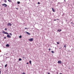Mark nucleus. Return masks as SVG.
<instances>
[{
  "instance_id": "1",
  "label": "nucleus",
  "mask_w": 74,
  "mask_h": 74,
  "mask_svg": "<svg viewBox=\"0 0 74 74\" xmlns=\"http://www.w3.org/2000/svg\"><path fill=\"white\" fill-rule=\"evenodd\" d=\"M28 40L32 42L34 40V39L33 38H31L30 39H29Z\"/></svg>"
},
{
  "instance_id": "2",
  "label": "nucleus",
  "mask_w": 74,
  "mask_h": 74,
  "mask_svg": "<svg viewBox=\"0 0 74 74\" xmlns=\"http://www.w3.org/2000/svg\"><path fill=\"white\" fill-rule=\"evenodd\" d=\"M2 33L7 34H9L8 32H5L4 31H2Z\"/></svg>"
},
{
  "instance_id": "3",
  "label": "nucleus",
  "mask_w": 74,
  "mask_h": 74,
  "mask_svg": "<svg viewBox=\"0 0 74 74\" xmlns=\"http://www.w3.org/2000/svg\"><path fill=\"white\" fill-rule=\"evenodd\" d=\"M12 25V24H11V23H8V24H7L8 26H11Z\"/></svg>"
},
{
  "instance_id": "4",
  "label": "nucleus",
  "mask_w": 74,
  "mask_h": 74,
  "mask_svg": "<svg viewBox=\"0 0 74 74\" xmlns=\"http://www.w3.org/2000/svg\"><path fill=\"white\" fill-rule=\"evenodd\" d=\"M2 6H5V7H6L7 6V5L5 4H2Z\"/></svg>"
},
{
  "instance_id": "5",
  "label": "nucleus",
  "mask_w": 74,
  "mask_h": 74,
  "mask_svg": "<svg viewBox=\"0 0 74 74\" xmlns=\"http://www.w3.org/2000/svg\"><path fill=\"white\" fill-rule=\"evenodd\" d=\"M58 64H61L62 63V62H61V61L59 60L58 61Z\"/></svg>"
},
{
  "instance_id": "6",
  "label": "nucleus",
  "mask_w": 74,
  "mask_h": 74,
  "mask_svg": "<svg viewBox=\"0 0 74 74\" xmlns=\"http://www.w3.org/2000/svg\"><path fill=\"white\" fill-rule=\"evenodd\" d=\"M7 37L8 38H10L11 37V36H10L8 34V35H7Z\"/></svg>"
},
{
  "instance_id": "7",
  "label": "nucleus",
  "mask_w": 74,
  "mask_h": 74,
  "mask_svg": "<svg viewBox=\"0 0 74 74\" xmlns=\"http://www.w3.org/2000/svg\"><path fill=\"white\" fill-rule=\"evenodd\" d=\"M52 10L53 12H55V10L54 8H52Z\"/></svg>"
},
{
  "instance_id": "8",
  "label": "nucleus",
  "mask_w": 74,
  "mask_h": 74,
  "mask_svg": "<svg viewBox=\"0 0 74 74\" xmlns=\"http://www.w3.org/2000/svg\"><path fill=\"white\" fill-rule=\"evenodd\" d=\"M62 31V30L61 29H59L57 31L58 32H60Z\"/></svg>"
},
{
  "instance_id": "9",
  "label": "nucleus",
  "mask_w": 74,
  "mask_h": 74,
  "mask_svg": "<svg viewBox=\"0 0 74 74\" xmlns=\"http://www.w3.org/2000/svg\"><path fill=\"white\" fill-rule=\"evenodd\" d=\"M6 47H9L10 45L8 44H7L6 45Z\"/></svg>"
},
{
  "instance_id": "10",
  "label": "nucleus",
  "mask_w": 74,
  "mask_h": 74,
  "mask_svg": "<svg viewBox=\"0 0 74 74\" xmlns=\"http://www.w3.org/2000/svg\"><path fill=\"white\" fill-rule=\"evenodd\" d=\"M65 47V49H66V45H64V48Z\"/></svg>"
},
{
  "instance_id": "11",
  "label": "nucleus",
  "mask_w": 74,
  "mask_h": 74,
  "mask_svg": "<svg viewBox=\"0 0 74 74\" xmlns=\"http://www.w3.org/2000/svg\"><path fill=\"white\" fill-rule=\"evenodd\" d=\"M26 33L28 35H30V34L27 32H26Z\"/></svg>"
},
{
  "instance_id": "12",
  "label": "nucleus",
  "mask_w": 74,
  "mask_h": 74,
  "mask_svg": "<svg viewBox=\"0 0 74 74\" xmlns=\"http://www.w3.org/2000/svg\"><path fill=\"white\" fill-rule=\"evenodd\" d=\"M29 63H30L31 65H32V61L31 60L29 61Z\"/></svg>"
},
{
  "instance_id": "13",
  "label": "nucleus",
  "mask_w": 74,
  "mask_h": 74,
  "mask_svg": "<svg viewBox=\"0 0 74 74\" xmlns=\"http://www.w3.org/2000/svg\"><path fill=\"white\" fill-rule=\"evenodd\" d=\"M22 60V59L21 58H19L18 60L19 61H21Z\"/></svg>"
},
{
  "instance_id": "14",
  "label": "nucleus",
  "mask_w": 74,
  "mask_h": 74,
  "mask_svg": "<svg viewBox=\"0 0 74 74\" xmlns=\"http://www.w3.org/2000/svg\"><path fill=\"white\" fill-rule=\"evenodd\" d=\"M20 2L19 1H18L17 2V4H20Z\"/></svg>"
},
{
  "instance_id": "15",
  "label": "nucleus",
  "mask_w": 74,
  "mask_h": 74,
  "mask_svg": "<svg viewBox=\"0 0 74 74\" xmlns=\"http://www.w3.org/2000/svg\"><path fill=\"white\" fill-rule=\"evenodd\" d=\"M7 66V64H6L5 65V67H6Z\"/></svg>"
},
{
  "instance_id": "16",
  "label": "nucleus",
  "mask_w": 74,
  "mask_h": 74,
  "mask_svg": "<svg viewBox=\"0 0 74 74\" xmlns=\"http://www.w3.org/2000/svg\"><path fill=\"white\" fill-rule=\"evenodd\" d=\"M58 4H60V5L61 4V3H60V2H59L58 3Z\"/></svg>"
},
{
  "instance_id": "17",
  "label": "nucleus",
  "mask_w": 74,
  "mask_h": 74,
  "mask_svg": "<svg viewBox=\"0 0 74 74\" xmlns=\"http://www.w3.org/2000/svg\"><path fill=\"white\" fill-rule=\"evenodd\" d=\"M51 52L52 53H54V52L53 51H51Z\"/></svg>"
},
{
  "instance_id": "18",
  "label": "nucleus",
  "mask_w": 74,
  "mask_h": 74,
  "mask_svg": "<svg viewBox=\"0 0 74 74\" xmlns=\"http://www.w3.org/2000/svg\"><path fill=\"white\" fill-rule=\"evenodd\" d=\"M19 38H22V36H19Z\"/></svg>"
},
{
  "instance_id": "19",
  "label": "nucleus",
  "mask_w": 74,
  "mask_h": 74,
  "mask_svg": "<svg viewBox=\"0 0 74 74\" xmlns=\"http://www.w3.org/2000/svg\"><path fill=\"white\" fill-rule=\"evenodd\" d=\"M57 44L58 45H59L60 44V43L58 42H57Z\"/></svg>"
},
{
  "instance_id": "20",
  "label": "nucleus",
  "mask_w": 74,
  "mask_h": 74,
  "mask_svg": "<svg viewBox=\"0 0 74 74\" xmlns=\"http://www.w3.org/2000/svg\"><path fill=\"white\" fill-rule=\"evenodd\" d=\"M9 2H11V0H8Z\"/></svg>"
},
{
  "instance_id": "21",
  "label": "nucleus",
  "mask_w": 74,
  "mask_h": 74,
  "mask_svg": "<svg viewBox=\"0 0 74 74\" xmlns=\"http://www.w3.org/2000/svg\"><path fill=\"white\" fill-rule=\"evenodd\" d=\"M7 28H5V31H7Z\"/></svg>"
},
{
  "instance_id": "22",
  "label": "nucleus",
  "mask_w": 74,
  "mask_h": 74,
  "mask_svg": "<svg viewBox=\"0 0 74 74\" xmlns=\"http://www.w3.org/2000/svg\"><path fill=\"white\" fill-rule=\"evenodd\" d=\"M9 34L11 36L12 35V34L11 33H9Z\"/></svg>"
},
{
  "instance_id": "23",
  "label": "nucleus",
  "mask_w": 74,
  "mask_h": 74,
  "mask_svg": "<svg viewBox=\"0 0 74 74\" xmlns=\"http://www.w3.org/2000/svg\"><path fill=\"white\" fill-rule=\"evenodd\" d=\"M38 5H40V3L39 2H38Z\"/></svg>"
},
{
  "instance_id": "24",
  "label": "nucleus",
  "mask_w": 74,
  "mask_h": 74,
  "mask_svg": "<svg viewBox=\"0 0 74 74\" xmlns=\"http://www.w3.org/2000/svg\"><path fill=\"white\" fill-rule=\"evenodd\" d=\"M4 1H5V3H7V1L6 0H4Z\"/></svg>"
},
{
  "instance_id": "25",
  "label": "nucleus",
  "mask_w": 74,
  "mask_h": 74,
  "mask_svg": "<svg viewBox=\"0 0 74 74\" xmlns=\"http://www.w3.org/2000/svg\"><path fill=\"white\" fill-rule=\"evenodd\" d=\"M26 29H28V28H25V30Z\"/></svg>"
},
{
  "instance_id": "26",
  "label": "nucleus",
  "mask_w": 74,
  "mask_h": 74,
  "mask_svg": "<svg viewBox=\"0 0 74 74\" xmlns=\"http://www.w3.org/2000/svg\"><path fill=\"white\" fill-rule=\"evenodd\" d=\"M22 74H25V73L24 72H23V73H22Z\"/></svg>"
},
{
  "instance_id": "27",
  "label": "nucleus",
  "mask_w": 74,
  "mask_h": 74,
  "mask_svg": "<svg viewBox=\"0 0 74 74\" xmlns=\"http://www.w3.org/2000/svg\"><path fill=\"white\" fill-rule=\"evenodd\" d=\"M51 49H49V51H51Z\"/></svg>"
},
{
  "instance_id": "28",
  "label": "nucleus",
  "mask_w": 74,
  "mask_h": 74,
  "mask_svg": "<svg viewBox=\"0 0 74 74\" xmlns=\"http://www.w3.org/2000/svg\"><path fill=\"white\" fill-rule=\"evenodd\" d=\"M16 9L17 10H18V8H16Z\"/></svg>"
},
{
  "instance_id": "29",
  "label": "nucleus",
  "mask_w": 74,
  "mask_h": 74,
  "mask_svg": "<svg viewBox=\"0 0 74 74\" xmlns=\"http://www.w3.org/2000/svg\"><path fill=\"white\" fill-rule=\"evenodd\" d=\"M56 20H57L58 21H59V19H56Z\"/></svg>"
},
{
  "instance_id": "30",
  "label": "nucleus",
  "mask_w": 74,
  "mask_h": 74,
  "mask_svg": "<svg viewBox=\"0 0 74 74\" xmlns=\"http://www.w3.org/2000/svg\"><path fill=\"white\" fill-rule=\"evenodd\" d=\"M6 38V37H4V39H5Z\"/></svg>"
},
{
  "instance_id": "31",
  "label": "nucleus",
  "mask_w": 74,
  "mask_h": 74,
  "mask_svg": "<svg viewBox=\"0 0 74 74\" xmlns=\"http://www.w3.org/2000/svg\"><path fill=\"white\" fill-rule=\"evenodd\" d=\"M1 71H0V74H1Z\"/></svg>"
},
{
  "instance_id": "32",
  "label": "nucleus",
  "mask_w": 74,
  "mask_h": 74,
  "mask_svg": "<svg viewBox=\"0 0 74 74\" xmlns=\"http://www.w3.org/2000/svg\"><path fill=\"white\" fill-rule=\"evenodd\" d=\"M29 64V63L28 62H27V64Z\"/></svg>"
},
{
  "instance_id": "33",
  "label": "nucleus",
  "mask_w": 74,
  "mask_h": 74,
  "mask_svg": "<svg viewBox=\"0 0 74 74\" xmlns=\"http://www.w3.org/2000/svg\"><path fill=\"white\" fill-rule=\"evenodd\" d=\"M48 74H50L49 73H48Z\"/></svg>"
},
{
  "instance_id": "34",
  "label": "nucleus",
  "mask_w": 74,
  "mask_h": 74,
  "mask_svg": "<svg viewBox=\"0 0 74 74\" xmlns=\"http://www.w3.org/2000/svg\"><path fill=\"white\" fill-rule=\"evenodd\" d=\"M56 21V19H55V20H54V21Z\"/></svg>"
},
{
  "instance_id": "35",
  "label": "nucleus",
  "mask_w": 74,
  "mask_h": 74,
  "mask_svg": "<svg viewBox=\"0 0 74 74\" xmlns=\"http://www.w3.org/2000/svg\"><path fill=\"white\" fill-rule=\"evenodd\" d=\"M71 23L72 24H73V22H71Z\"/></svg>"
},
{
  "instance_id": "36",
  "label": "nucleus",
  "mask_w": 74,
  "mask_h": 74,
  "mask_svg": "<svg viewBox=\"0 0 74 74\" xmlns=\"http://www.w3.org/2000/svg\"><path fill=\"white\" fill-rule=\"evenodd\" d=\"M59 74H62V73H60Z\"/></svg>"
},
{
  "instance_id": "37",
  "label": "nucleus",
  "mask_w": 74,
  "mask_h": 74,
  "mask_svg": "<svg viewBox=\"0 0 74 74\" xmlns=\"http://www.w3.org/2000/svg\"><path fill=\"white\" fill-rule=\"evenodd\" d=\"M59 49H61V48H59Z\"/></svg>"
},
{
  "instance_id": "38",
  "label": "nucleus",
  "mask_w": 74,
  "mask_h": 74,
  "mask_svg": "<svg viewBox=\"0 0 74 74\" xmlns=\"http://www.w3.org/2000/svg\"><path fill=\"white\" fill-rule=\"evenodd\" d=\"M65 1H66L65 0Z\"/></svg>"
},
{
  "instance_id": "39",
  "label": "nucleus",
  "mask_w": 74,
  "mask_h": 74,
  "mask_svg": "<svg viewBox=\"0 0 74 74\" xmlns=\"http://www.w3.org/2000/svg\"><path fill=\"white\" fill-rule=\"evenodd\" d=\"M61 48H62V47H61Z\"/></svg>"
},
{
  "instance_id": "40",
  "label": "nucleus",
  "mask_w": 74,
  "mask_h": 74,
  "mask_svg": "<svg viewBox=\"0 0 74 74\" xmlns=\"http://www.w3.org/2000/svg\"><path fill=\"white\" fill-rule=\"evenodd\" d=\"M73 25H74V23L73 24Z\"/></svg>"
}]
</instances>
